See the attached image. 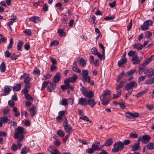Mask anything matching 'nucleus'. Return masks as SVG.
Here are the masks:
<instances>
[{"label": "nucleus", "mask_w": 154, "mask_h": 154, "mask_svg": "<svg viewBox=\"0 0 154 154\" xmlns=\"http://www.w3.org/2000/svg\"><path fill=\"white\" fill-rule=\"evenodd\" d=\"M24 128L22 127H18L15 130L14 134V137L15 139H18V141H22L24 137Z\"/></svg>", "instance_id": "1"}, {"label": "nucleus", "mask_w": 154, "mask_h": 154, "mask_svg": "<svg viewBox=\"0 0 154 154\" xmlns=\"http://www.w3.org/2000/svg\"><path fill=\"white\" fill-rule=\"evenodd\" d=\"M124 148L123 143L120 141H118L113 145V148L112 151L113 152H117L119 151L122 149Z\"/></svg>", "instance_id": "2"}, {"label": "nucleus", "mask_w": 154, "mask_h": 154, "mask_svg": "<svg viewBox=\"0 0 154 154\" xmlns=\"http://www.w3.org/2000/svg\"><path fill=\"white\" fill-rule=\"evenodd\" d=\"M68 121L66 117H65V122L63 123V125L66 132L68 134H70L72 131V128L70 125L68 124Z\"/></svg>", "instance_id": "3"}, {"label": "nucleus", "mask_w": 154, "mask_h": 154, "mask_svg": "<svg viewBox=\"0 0 154 154\" xmlns=\"http://www.w3.org/2000/svg\"><path fill=\"white\" fill-rule=\"evenodd\" d=\"M137 83L134 81H131L127 83L125 87V89L127 91L132 90L137 88Z\"/></svg>", "instance_id": "4"}, {"label": "nucleus", "mask_w": 154, "mask_h": 154, "mask_svg": "<svg viewBox=\"0 0 154 154\" xmlns=\"http://www.w3.org/2000/svg\"><path fill=\"white\" fill-rule=\"evenodd\" d=\"M82 80L87 83L90 82V77L88 75V72L87 70L83 69L82 70Z\"/></svg>", "instance_id": "5"}, {"label": "nucleus", "mask_w": 154, "mask_h": 154, "mask_svg": "<svg viewBox=\"0 0 154 154\" xmlns=\"http://www.w3.org/2000/svg\"><path fill=\"white\" fill-rule=\"evenodd\" d=\"M151 138L149 135H146L142 136H140L138 139V141H141L143 144H146L148 143Z\"/></svg>", "instance_id": "6"}, {"label": "nucleus", "mask_w": 154, "mask_h": 154, "mask_svg": "<svg viewBox=\"0 0 154 154\" xmlns=\"http://www.w3.org/2000/svg\"><path fill=\"white\" fill-rule=\"evenodd\" d=\"M9 105L11 107H13V111L15 113L14 116L18 117L20 115V112L17 111V108L16 107H14L15 103L12 100H9L8 101Z\"/></svg>", "instance_id": "7"}, {"label": "nucleus", "mask_w": 154, "mask_h": 154, "mask_svg": "<svg viewBox=\"0 0 154 154\" xmlns=\"http://www.w3.org/2000/svg\"><path fill=\"white\" fill-rule=\"evenodd\" d=\"M153 21L152 20H147L143 24L141 25V29L143 30H147L149 28V26L152 25Z\"/></svg>", "instance_id": "8"}, {"label": "nucleus", "mask_w": 154, "mask_h": 154, "mask_svg": "<svg viewBox=\"0 0 154 154\" xmlns=\"http://www.w3.org/2000/svg\"><path fill=\"white\" fill-rule=\"evenodd\" d=\"M125 114L126 117L129 119L136 118L139 116V114L137 112L132 113L129 111L125 112Z\"/></svg>", "instance_id": "9"}, {"label": "nucleus", "mask_w": 154, "mask_h": 154, "mask_svg": "<svg viewBox=\"0 0 154 154\" xmlns=\"http://www.w3.org/2000/svg\"><path fill=\"white\" fill-rule=\"evenodd\" d=\"M31 78L29 75L25 77L24 78L23 82L25 84L24 87L26 88H30L31 87V84L29 82L31 80Z\"/></svg>", "instance_id": "10"}, {"label": "nucleus", "mask_w": 154, "mask_h": 154, "mask_svg": "<svg viewBox=\"0 0 154 154\" xmlns=\"http://www.w3.org/2000/svg\"><path fill=\"white\" fill-rule=\"evenodd\" d=\"M96 104V102L92 98L87 99V105H89L91 108H93Z\"/></svg>", "instance_id": "11"}, {"label": "nucleus", "mask_w": 154, "mask_h": 154, "mask_svg": "<svg viewBox=\"0 0 154 154\" xmlns=\"http://www.w3.org/2000/svg\"><path fill=\"white\" fill-rule=\"evenodd\" d=\"M87 99L83 97H81L79 99L78 104L82 106L87 105Z\"/></svg>", "instance_id": "12"}, {"label": "nucleus", "mask_w": 154, "mask_h": 154, "mask_svg": "<svg viewBox=\"0 0 154 154\" xmlns=\"http://www.w3.org/2000/svg\"><path fill=\"white\" fill-rule=\"evenodd\" d=\"M13 17V18H11L9 20V22L8 23L7 25L8 26L9 29L11 30H12V29L11 26L13 24V23L15 22L16 19V16L14 14H13L12 16Z\"/></svg>", "instance_id": "13"}, {"label": "nucleus", "mask_w": 154, "mask_h": 154, "mask_svg": "<svg viewBox=\"0 0 154 154\" xmlns=\"http://www.w3.org/2000/svg\"><path fill=\"white\" fill-rule=\"evenodd\" d=\"M10 87H11L10 86H5L4 87V92L2 93V95L6 96L8 94L10 93V91L11 90Z\"/></svg>", "instance_id": "14"}, {"label": "nucleus", "mask_w": 154, "mask_h": 154, "mask_svg": "<svg viewBox=\"0 0 154 154\" xmlns=\"http://www.w3.org/2000/svg\"><path fill=\"white\" fill-rule=\"evenodd\" d=\"M56 87V85L54 83L50 82L47 88L48 91L49 92H51L55 89Z\"/></svg>", "instance_id": "15"}, {"label": "nucleus", "mask_w": 154, "mask_h": 154, "mask_svg": "<svg viewBox=\"0 0 154 154\" xmlns=\"http://www.w3.org/2000/svg\"><path fill=\"white\" fill-rule=\"evenodd\" d=\"M30 115L33 117L36 114V106H32L29 109Z\"/></svg>", "instance_id": "16"}, {"label": "nucleus", "mask_w": 154, "mask_h": 154, "mask_svg": "<svg viewBox=\"0 0 154 154\" xmlns=\"http://www.w3.org/2000/svg\"><path fill=\"white\" fill-rule=\"evenodd\" d=\"M100 145V143L99 141H97L93 143L92 147L95 151H97L100 149V148L99 147Z\"/></svg>", "instance_id": "17"}, {"label": "nucleus", "mask_w": 154, "mask_h": 154, "mask_svg": "<svg viewBox=\"0 0 154 154\" xmlns=\"http://www.w3.org/2000/svg\"><path fill=\"white\" fill-rule=\"evenodd\" d=\"M111 93V91L109 90H106L105 91H104L103 93L100 97V99L101 100H104L105 96L107 95L110 94Z\"/></svg>", "instance_id": "18"}, {"label": "nucleus", "mask_w": 154, "mask_h": 154, "mask_svg": "<svg viewBox=\"0 0 154 154\" xmlns=\"http://www.w3.org/2000/svg\"><path fill=\"white\" fill-rule=\"evenodd\" d=\"M29 20L35 23H38L41 21L39 17L37 16H34L29 18Z\"/></svg>", "instance_id": "19"}, {"label": "nucleus", "mask_w": 154, "mask_h": 154, "mask_svg": "<svg viewBox=\"0 0 154 154\" xmlns=\"http://www.w3.org/2000/svg\"><path fill=\"white\" fill-rule=\"evenodd\" d=\"M113 143V140L112 138H109L105 141L104 144L103 146H106L107 147L111 146Z\"/></svg>", "instance_id": "20"}, {"label": "nucleus", "mask_w": 154, "mask_h": 154, "mask_svg": "<svg viewBox=\"0 0 154 154\" xmlns=\"http://www.w3.org/2000/svg\"><path fill=\"white\" fill-rule=\"evenodd\" d=\"M84 96L88 97V98H92L94 97V92L92 91H88Z\"/></svg>", "instance_id": "21"}, {"label": "nucleus", "mask_w": 154, "mask_h": 154, "mask_svg": "<svg viewBox=\"0 0 154 154\" xmlns=\"http://www.w3.org/2000/svg\"><path fill=\"white\" fill-rule=\"evenodd\" d=\"M136 70L134 69H132L125 73V77H128L136 72Z\"/></svg>", "instance_id": "22"}, {"label": "nucleus", "mask_w": 154, "mask_h": 154, "mask_svg": "<svg viewBox=\"0 0 154 154\" xmlns=\"http://www.w3.org/2000/svg\"><path fill=\"white\" fill-rule=\"evenodd\" d=\"M146 69V67L145 65H144L143 63L141 64L139 67V74H141Z\"/></svg>", "instance_id": "23"}, {"label": "nucleus", "mask_w": 154, "mask_h": 154, "mask_svg": "<svg viewBox=\"0 0 154 154\" xmlns=\"http://www.w3.org/2000/svg\"><path fill=\"white\" fill-rule=\"evenodd\" d=\"M60 74L59 72L57 73L56 75L54 76L53 81L54 83H57L59 82L60 79Z\"/></svg>", "instance_id": "24"}, {"label": "nucleus", "mask_w": 154, "mask_h": 154, "mask_svg": "<svg viewBox=\"0 0 154 154\" xmlns=\"http://www.w3.org/2000/svg\"><path fill=\"white\" fill-rule=\"evenodd\" d=\"M126 58H122L118 62V65L119 67H120L122 65L124 64L127 62Z\"/></svg>", "instance_id": "25"}, {"label": "nucleus", "mask_w": 154, "mask_h": 154, "mask_svg": "<svg viewBox=\"0 0 154 154\" xmlns=\"http://www.w3.org/2000/svg\"><path fill=\"white\" fill-rule=\"evenodd\" d=\"M147 73L149 74L147 75L148 77L149 78L153 75H154V69L151 68L148 69L147 70Z\"/></svg>", "instance_id": "26"}, {"label": "nucleus", "mask_w": 154, "mask_h": 154, "mask_svg": "<svg viewBox=\"0 0 154 154\" xmlns=\"http://www.w3.org/2000/svg\"><path fill=\"white\" fill-rule=\"evenodd\" d=\"M70 82L71 83H74L76 81L78 78V76L77 75L73 74L72 77H69L68 78Z\"/></svg>", "instance_id": "27"}, {"label": "nucleus", "mask_w": 154, "mask_h": 154, "mask_svg": "<svg viewBox=\"0 0 154 154\" xmlns=\"http://www.w3.org/2000/svg\"><path fill=\"white\" fill-rule=\"evenodd\" d=\"M148 88H146L144 90L139 92L136 94L135 95V96L137 98L139 97L141 95L144 94H145L147 93L148 92Z\"/></svg>", "instance_id": "28"}, {"label": "nucleus", "mask_w": 154, "mask_h": 154, "mask_svg": "<svg viewBox=\"0 0 154 154\" xmlns=\"http://www.w3.org/2000/svg\"><path fill=\"white\" fill-rule=\"evenodd\" d=\"M132 148L134 151H135L138 150L140 148L139 142L134 143L133 145L132 146Z\"/></svg>", "instance_id": "29"}, {"label": "nucleus", "mask_w": 154, "mask_h": 154, "mask_svg": "<svg viewBox=\"0 0 154 154\" xmlns=\"http://www.w3.org/2000/svg\"><path fill=\"white\" fill-rule=\"evenodd\" d=\"M21 87V85L20 84H16L15 85H14L13 87V90L14 91H19Z\"/></svg>", "instance_id": "30"}, {"label": "nucleus", "mask_w": 154, "mask_h": 154, "mask_svg": "<svg viewBox=\"0 0 154 154\" xmlns=\"http://www.w3.org/2000/svg\"><path fill=\"white\" fill-rule=\"evenodd\" d=\"M125 81H122L117 85L116 88V89L118 91H119V89L122 88L125 85Z\"/></svg>", "instance_id": "31"}, {"label": "nucleus", "mask_w": 154, "mask_h": 154, "mask_svg": "<svg viewBox=\"0 0 154 154\" xmlns=\"http://www.w3.org/2000/svg\"><path fill=\"white\" fill-rule=\"evenodd\" d=\"M133 47L136 48L138 50H141L143 48V45H140L139 43H138L134 45L133 46Z\"/></svg>", "instance_id": "32"}, {"label": "nucleus", "mask_w": 154, "mask_h": 154, "mask_svg": "<svg viewBox=\"0 0 154 154\" xmlns=\"http://www.w3.org/2000/svg\"><path fill=\"white\" fill-rule=\"evenodd\" d=\"M57 33H59V35L61 37L64 36L66 35V33L64 32L63 29H58Z\"/></svg>", "instance_id": "33"}, {"label": "nucleus", "mask_w": 154, "mask_h": 154, "mask_svg": "<svg viewBox=\"0 0 154 154\" xmlns=\"http://www.w3.org/2000/svg\"><path fill=\"white\" fill-rule=\"evenodd\" d=\"M29 151V149L26 146L23 148L20 151L21 154H26Z\"/></svg>", "instance_id": "34"}, {"label": "nucleus", "mask_w": 154, "mask_h": 154, "mask_svg": "<svg viewBox=\"0 0 154 154\" xmlns=\"http://www.w3.org/2000/svg\"><path fill=\"white\" fill-rule=\"evenodd\" d=\"M154 83V77L146 80L145 84L146 85L151 84Z\"/></svg>", "instance_id": "35"}, {"label": "nucleus", "mask_w": 154, "mask_h": 154, "mask_svg": "<svg viewBox=\"0 0 154 154\" xmlns=\"http://www.w3.org/2000/svg\"><path fill=\"white\" fill-rule=\"evenodd\" d=\"M121 90L118 91H117V93L116 94H113V99H116L120 97L121 95Z\"/></svg>", "instance_id": "36"}, {"label": "nucleus", "mask_w": 154, "mask_h": 154, "mask_svg": "<svg viewBox=\"0 0 154 154\" xmlns=\"http://www.w3.org/2000/svg\"><path fill=\"white\" fill-rule=\"evenodd\" d=\"M6 70V66L4 62H2L0 66V70L1 72H4Z\"/></svg>", "instance_id": "37"}, {"label": "nucleus", "mask_w": 154, "mask_h": 154, "mask_svg": "<svg viewBox=\"0 0 154 154\" xmlns=\"http://www.w3.org/2000/svg\"><path fill=\"white\" fill-rule=\"evenodd\" d=\"M79 64L82 65V66L84 67L86 64L85 60L83 58H81L79 60Z\"/></svg>", "instance_id": "38"}, {"label": "nucleus", "mask_w": 154, "mask_h": 154, "mask_svg": "<svg viewBox=\"0 0 154 154\" xmlns=\"http://www.w3.org/2000/svg\"><path fill=\"white\" fill-rule=\"evenodd\" d=\"M8 120V118L6 116L0 117V122H2V123H7Z\"/></svg>", "instance_id": "39"}, {"label": "nucleus", "mask_w": 154, "mask_h": 154, "mask_svg": "<svg viewBox=\"0 0 154 154\" xmlns=\"http://www.w3.org/2000/svg\"><path fill=\"white\" fill-rule=\"evenodd\" d=\"M51 154H61L57 148L52 149L50 152Z\"/></svg>", "instance_id": "40"}, {"label": "nucleus", "mask_w": 154, "mask_h": 154, "mask_svg": "<svg viewBox=\"0 0 154 154\" xmlns=\"http://www.w3.org/2000/svg\"><path fill=\"white\" fill-rule=\"evenodd\" d=\"M152 60H153V59H152L151 57H150L145 60L142 63L146 66L147 65L150 63Z\"/></svg>", "instance_id": "41"}, {"label": "nucleus", "mask_w": 154, "mask_h": 154, "mask_svg": "<svg viewBox=\"0 0 154 154\" xmlns=\"http://www.w3.org/2000/svg\"><path fill=\"white\" fill-rule=\"evenodd\" d=\"M147 148L149 150H152L154 149V143H149L147 145Z\"/></svg>", "instance_id": "42"}, {"label": "nucleus", "mask_w": 154, "mask_h": 154, "mask_svg": "<svg viewBox=\"0 0 154 154\" xmlns=\"http://www.w3.org/2000/svg\"><path fill=\"white\" fill-rule=\"evenodd\" d=\"M23 43L22 41H20L17 44V50L18 51H21V47L23 45Z\"/></svg>", "instance_id": "43"}, {"label": "nucleus", "mask_w": 154, "mask_h": 154, "mask_svg": "<svg viewBox=\"0 0 154 154\" xmlns=\"http://www.w3.org/2000/svg\"><path fill=\"white\" fill-rule=\"evenodd\" d=\"M49 83V82L48 81L44 82L43 83L42 87L41 88V91L44 90L45 89Z\"/></svg>", "instance_id": "44"}, {"label": "nucleus", "mask_w": 154, "mask_h": 154, "mask_svg": "<svg viewBox=\"0 0 154 154\" xmlns=\"http://www.w3.org/2000/svg\"><path fill=\"white\" fill-rule=\"evenodd\" d=\"M57 134L60 137H63L65 135L64 132L61 130H58L57 132Z\"/></svg>", "instance_id": "45"}, {"label": "nucleus", "mask_w": 154, "mask_h": 154, "mask_svg": "<svg viewBox=\"0 0 154 154\" xmlns=\"http://www.w3.org/2000/svg\"><path fill=\"white\" fill-rule=\"evenodd\" d=\"M72 69L73 71L77 73H79L81 72V69L77 66H72Z\"/></svg>", "instance_id": "46"}, {"label": "nucleus", "mask_w": 154, "mask_h": 154, "mask_svg": "<svg viewBox=\"0 0 154 154\" xmlns=\"http://www.w3.org/2000/svg\"><path fill=\"white\" fill-rule=\"evenodd\" d=\"M94 151H95L92 147L90 148H88L86 150V152L88 154H92L93 153Z\"/></svg>", "instance_id": "47"}, {"label": "nucleus", "mask_w": 154, "mask_h": 154, "mask_svg": "<svg viewBox=\"0 0 154 154\" xmlns=\"http://www.w3.org/2000/svg\"><path fill=\"white\" fill-rule=\"evenodd\" d=\"M125 73L124 71L122 72L118 76L117 79L116 81L117 82L119 81L122 77L123 75H125Z\"/></svg>", "instance_id": "48"}, {"label": "nucleus", "mask_w": 154, "mask_h": 154, "mask_svg": "<svg viewBox=\"0 0 154 154\" xmlns=\"http://www.w3.org/2000/svg\"><path fill=\"white\" fill-rule=\"evenodd\" d=\"M81 91H82V94L85 96L86 93H87L88 91L84 87L82 86L80 89Z\"/></svg>", "instance_id": "49"}, {"label": "nucleus", "mask_w": 154, "mask_h": 154, "mask_svg": "<svg viewBox=\"0 0 154 154\" xmlns=\"http://www.w3.org/2000/svg\"><path fill=\"white\" fill-rule=\"evenodd\" d=\"M13 44V39L12 38H11L10 39V43L9 44V45L8 46L7 49H9L11 48Z\"/></svg>", "instance_id": "50"}, {"label": "nucleus", "mask_w": 154, "mask_h": 154, "mask_svg": "<svg viewBox=\"0 0 154 154\" xmlns=\"http://www.w3.org/2000/svg\"><path fill=\"white\" fill-rule=\"evenodd\" d=\"M69 86L67 85H63L61 86L60 88L63 91H64L65 90L69 89Z\"/></svg>", "instance_id": "51"}, {"label": "nucleus", "mask_w": 154, "mask_h": 154, "mask_svg": "<svg viewBox=\"0 0 154 154\" xmlns=\"http://www.w3.org/2000/svg\"><path fill=\"white\" fill-rule=\"evenodd\" d=\"M99 47L102 50V53L103 54V55L105 56V48L103 46L102 44L100 43L99 44Z\"/></svg>", "instance_id": "52"}, {"label": "nucleus", "mask_w": 154, "mask_h": 154, "mask_svg": "<svg viewBox=\"0 0 154 154\" xmlns=\"http://www.w3.org/2000/svg\"><path fill=\"white\" fill-rule=\"evenodd\" d=\"M23 32L29 36H31L32 34V32L30 29H26L23 31Z\"/></svg>", "instance_id": "53"}, {"label": "nucleus", "mask_w": 154, "mask_h": 154, "mask_svg": "<svg viewBox=\"0 0 154 154\" xmlns=\"http://www.w3.org/2000/svg\"><path fill=\"white\" fill-rule=\"evenodd\" d=\"M115 18V17L114 15H113L111 17L107 16L104 18V20H112Z\"/></svg>", "instance_id": "54"}, {"label": "nucleus", "mask_w": 154, "mask_h": 154, "mask_svg": "<svg viewBox=\"0 0 154 154\" xmlns=\"http://www.w3.org/2000/svg\"><path fill=\"white\" fill-rule=\"evenodd\" d=\"M135 54L136 52L132 50L130 51L128 53V55L130 57H133L135 55Z\"/></svg>", "instance_id": "55"}, {"label": "nucleus", "mask_w": 154, "mask_h": 154, "mask_svg": "<svg viewBox=\"0 0 154 154\" xmlns=\"http://www.w3.org/2000/svg\"><path fill=\"white\" fill-rule=\"evenodd\" d=\"M96 55H97L98 56V57L100 59V60H102L103 57V60H104L105 59V57L103 55V53L102 54H101L100 52H98Z\"/></svg>", "instance_id": "56"}, {"label": "nucleus", "mask_w": 154, "mask_h": 154, "mask_svg": "<svg viewBox=\"0 0 154 154\" xmlns=\"http://www.w3.org/2000/svg\"><path fill=\"white\" fill-rule=\"evenodd\" d=\"M11 149L12 150L16 151L18 147L15 144H13L12 145Z\"/></svg>", "instance_id": "57"}, {"label": "nucleus", "mask_w": 154, "mask_h": 154, "mask_svg": "<svg viewBox=\"0 0 154 154\" xmlns=\"http://www.w3.org/2000/svg\"><path fill=\"white\" fill-rule=\"evenodd\" d=\"M80 119L87 122L89 121L90 123L91 122V121L89 120L88 118L86 116H84L83 117H80Z\"/></svg>", "instance_id": "58"}, {"label": "nucleus", "mask_w": 154, "mask_h": 154, "mask_svg": "<svg viewBox=\"0 0 154 154\" xmlns=\"http://www.w3.org/2000/svg\"><path fill=\"white\" fill-rule=\"evenodd\" d=\"M52 76V75L50 74H48L45 75L43 76V79L44 80L48 79L51 78Z\"/></svg>", "instance_id": "59"}, {"label": "nucleus", "mask_w": 154, "mask_h": 154, "mask_svg": "<svg viewBox=\"0 0 154 154\" xmlns=\"http://www.w3.org/2000/svg\"><path fill=\"white\" fill-rule=\"evenodd\" d=\"M60 104L63 106L67 105L68 104V103L66 99H63V100H62Z\"/></svg>", "instance_id": "60"}, {"label": "nucleus", "mask_w": 154, "mask_h": 154, "mask_svg": "<svg viewBox=\"0 0 154 154\" xmlns=\"http://www.w3.org/2000/svg\"><path fill=\"white\" fill-rule=\"evenodd\" d=\"M146 75L142 76L141 77H140L138 79V82L140 83L141 81H143L145 80Z\"/></svg>", "instance_id": "61"}, {"label": "nucleus", "mask_w": 154, "mask_h": 154, "mask_svg": "<svg viewBox=\"0 0 154 154\" xmlns=\"http://www.w3.org/2000/svg\"><path fill=\"white\" fill-rule=\"evenodd\" d=\"M91 52L93 54H94L95 55L97 54V53L98 52L97 49L95 48H93L91 49Z\"/></svg>", "instance_id": "62"}, {"label": "nucleus", "mask_w": 154, "mask_h": 154, "mask_svg": "<svg viewBox=\"0 0 154 154\" xmlns=\"http://www.w3.org/2000/svg\"><path fill=\"white\" fill-rule=\"evenodd\" d=\"M18 57V56L15 54H13L11 56V59L13 60H16Z\"/></svg>", "instance_id": "63"}, {"label": "nucleus", "mask_w": 154, "mask_h": 154, "mask_svg": "<svg viewBox=\"0 0 154 154\" xmlns=\"http://www.w3.org/2000/svg\"><path fill=\"white\" fill-rule=\"evenodd\" d=\"M146 106L150 111L152 110L154 107L153 105H146Z\"/></svg>", "instance_id": "64"}]
</instances>
